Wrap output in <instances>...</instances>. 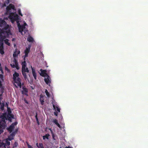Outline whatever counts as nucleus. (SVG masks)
Returning <instances> with one entry per match:
<instances>
[{
  "instance_id": "f03ea898",
  "label": "nucleus",
  "mask_w": 148,
  "mask_h": 148,
  "mask_svg": "<svg viewBox=\"0 0 148 148\" xmlns=\"http://www.w3.org/2000/svg\"><path fill=\"white\" fill-rule=\"evenodd\" d=\"M0 27L3 28L2 29L0 28V36H5L8 38L12 35L10 26L7 24L5 21L1 18H0Z\"/></svg>"
},
{
  "instance_id": "603ef678",
  "label": "nucleus",
  "mask_w": 148,
  "mask_h": 148,
  "mask_svg": "<svg viewBox=\"0 0 148 148\" xmlns=\"http://www.w3.org/2000/svg\"><path fill=\"white\" fill-rule=\"evenodd\" d=\"M8 148H10L9 147H8ZM12 148H14V147H12Z\"/></svg>"
},
{
  "instance_id": "09e8293b",
  "label": "nucleus",
  "mask_w": 148,
  "mask_h": 148,
  "mask_svg": "<svg viewBox=\"0 0 148 148\" xmlns=\"http://www.w3.org/2000/svg\"><path fill=\"white\" fill-rule=\"evenodd\" d=\"M14 40H15V38H13L12 39V41H14Z\"/></svg>"
},
{
  "instance_id": "79ce46f5",
  "label": "nucleus",
  "mask_w": 148,
  "mask_h": 148,
  "mask_svg": "<svg viewBox=\"0 0 148 148\" xmlns=\"http://www.w3.org/2000/svg\"><path fill=\"white\" fill-rule=\"evenodd\" d=\"M6 4L5 2H4V3H3V6H6Z\"/></svg>"
},
{
  "instance_id": "0eeeda50",
  "label": "nucleus",
  "mask_w": 148,
  "mask_h": 148,
  "mask_svg": "<svg viewBox=\"0 0 148 148\" xmlns=\"http://www.w3.org/2000/svg\"><path fill=\"white\" fill-rule=\"evenodd\" d=\"M14 82V85L16 88H17L19 87L20 88L21 87V79L19 77H18L16 80H13Z\"/></svg>"
},
{
  "instance_id": "a19ab883",
  "label": "nucleus",
  "mask_w": 148,
  "mask_h": 148,
  "mask_svg": "<svg viewBox=\"0 0 148 148\" xmlns=\"http://www.w3.org/2000/svg\"><path fill=\"white\" fill-rule=\"evenodd\" d=\"M24 101L27 104H28V102L25 99H24Z\"/></svg>"
},
{
  "instance_id": "6ab92c4d",
  "label": "nucleus",
  "mask_w": 148,
  "mask_h": 148,
  "mask_svg": "<svg viewBox=\"0 0 148 148\" xmlns=\"http://www.w3.org/2000/svg\"><path fill=\"white\" fill-rule=\"evenodd\" d=\"M44 99L43 96L41 95L40 96V102L41 105H43L44 104Z\"/></svg>"
},
{
  "instance_id": "49530a36",
  "label": "nucleus",
  "mask_w": 148,
  "mask_h": 148,
  "mask_svg": "<svg viewBox=\"0 0 148 148\" xmlns=\"http://www.w3.org/2000/svg\"><path fill=\"white\" fill-rule=\"evenodd\" d=\"M6 103V105L7 106V107L8 108V103Z\"/></svg>"
},
{
  "instance_id": "ea45409f",
  "label": "nucleus",
  "mask_w": 148,
  "mask_h": 148,
  "mask_svg": "<svg viewBox=\"0 0 148 148\" xmlns=\"http://www.w3.org/2000/svg\"><path fill=\"white\" fill-rule=\"evenodd\" d=\"M5 2L6 4H8L10 2L9 0H7V1H5Z\"/></svg>"
},
{
  "instance_id": "f3484780",
  "label": "nucleus",
  "mask_w": 148,
  "mask_h": 148,
  "mask_svg": "<svg viewBox=\"0 0 148 148\" xmlns=\"http://www.w3.org/2000/svg\"><path fill=\"white\" fill-rule=\"evenodd\" d=\"M9 141V140L8 139V138L3 140V141L5 142V143L6 145V147L7 146H9L10 145V143Z\"/></svg>"
},
{
  "instance_id": "9b49d317",
  "label": "nucleus",
  "mask_w": 148,
  "mask_h": 148,
  "mask_svg": "<svg viewBox=\"0 0 148 148\" xmlns=\"http://www.w3.org/2000/svg\"><path fill=\"white\" fill-rule=\"evenodd\" d=\"M17 24L19 31V32H21L22 35H23V29L25 28V27L23 25H21L19 23Z\"/></svg>"
},
{
  "instance_id": "7c9ffc66",
  "label": "nucleus",
  "mask_w": 148,
  "mask_h": 148,
  "mask_svg": "<svg viewBox=\"0 0 148 148\" xmlns=\"http://www.w3.org/2000/svg\"><path fill=\"white\" fill-rule=\"evenodd\" d=\"M45 93L46 94V95L47 96V97H49L50 94L47 89L45 90Z\"/></svg>"
},
{
  "instance_id": "aec40b11",
  "label": "nucleus",
  "mask_w": 148,
  "mask_h": 148,
  "mask_svg": "<svg viewBox=\"0 0 148 148\" xmlns=\"http://www.w3.org/2000/svg\"><path fill=\"white\" fill-rule=\"evenodd\" d=\"M4 141H3V140L2 142H1L0 143V148H6V145H5Z\"/></svg>"
},
{
  "instance_id": "4c0bfd02",
  "label": "nucleus",
  "mask_w": 148,
  "mask_h": 148,
  "mask_svg": "<svg viewBox=\"0 0 148 148\" xmlns=\"http://www.w3.org/2000/svg\"><path fill=\"white\" fill-rule=\"evenodd\" d=\"M0 71H1L2 73H3V72L2 70V68L1 67V64L0 63Z\"/></svg>"
},
{
  "instance_id": "4468645a",
  "label": "nucleus",
  "mask_w": 148,
  "mask_h": 148,
  "mask_svg": "<svg viewBox=\"0 0 148 148\" xmlns=\"http://www.w3.org/2000/svg\"><path fill=\"white\" fill-rule=\"evenodd\" d=\"M20 51L18 50L17 49H16L13 54L14 58L18 57V55L20 53Z\"/></svg>"
},
{
  "instance_id": "72a5a7b5",
  "label": "nucleus",
  "mask_w": 148,
  "mask_h": 148,
  "mask_svg": "<svg viewBox=\"0 0 148 148\" xmlns=\"http://www.w3.org/2000/svg\"><path fill=\"white\" fill-rule=\"evenodd\" d=\"M18 12L19 14L21 16H23V14H21L20 9H19L18 10Z\"/></svg>"
},
{
  "instance_id": "58836bf2",
  "label": "nucleus",
  "mask_w": 148,
  "mask_h": 148,
  "mask_svg": "<svg viewBox=\"0 0 148 148\" xmlns=\"http://www.w3.org/2000/svg\"><path fill=\"white\" fill-rule=\"evenodd\" d=\"M54 114L55 115L57 116L58 115V112H54Z\"/></svg>"
},
{
  "instance_id": "bb28decb",
  "label": "nucleus",
  "mask_w": 148,
  "mask_h": 148,
  "mask_svg": "<svg viewBox=\"0 0 148 148\" xmlns=\"http://www.w3.org/2000/svg\"><path fill=\"white\" fill-rule=\"evenodd\" d=\"M50 136L49 134H45V135L43 136V140H45L46 138L47 139H48V137Z\"/></svg>"
},
{
  "instance_id": "4be33fe9",
  "label": "nucleus",
  "mask_w": 148,
  "mask_h": 148,
  "mask_svg": "<svg viewBox=\"0 0 148 148\" xmlns=\"http://www.w3.org/2000/svg\"><path fill=\"white\" fill-rule=\"evenodd\" d=\"M27 40L28 42H33L34 41L33 38L30 36H28Z\"/></svg>"
},
{
  "instance_id": "cd10ccee",
  "label": "nucleus",
  "mask_w": 148,
  "mask_h": 148,
  "mask_svg": "<svg viewBox=\"0 0 148 148\" xmlns=\"http://www.w3.org/2000/svg\"><path fill=\"white\" fill-rule=\"evenodd\" d=\"M0 88H1L0 91L2 93H3L4 91V86L2 85L0 86Z\"/></svg>"
},
{
  "instance_id": "1a4fd4ad",
  "label": "nucleus",
  "mask_w": 148,
  "mask_h": 148,
  "mask_svg": "<svg viewBox=\"0 0 148 148\" xmlns=\"http://www.w3.org/2000/svg\"><path fill=\"white\" fill-rule=\"evenodd\" d=\"M7 126L6 123L1 122L0 121V134L4 132V130Z\"/></svg>"
},
{
  "instance_id": "c85d7f7f",
  "label": "nucleus",
  "mask_w": 148,
  "mask_h": 148,
  "mask_svg": "<svg viewBox=\"0 0 148 148\" xmlns=\"http://www.w3.org/2000/svg\"><path fill=\"white\" fill-rule=\"evenodd\" d=\"M50 130L51 131V134H52V136L53 139L54 140H56V139L55 138V135H54V134H53V131H52V130L51 129H50Z\"/></svg>"
},
{
  "instance_id": "423d86ee",
  "label": "nucleus",
  "mask_w": 148,
  "mask_h": 148,
  "mask_svg": "<svg viewBox=\"0 0 148 148\" xmlns=\"http://www.w3.org/2000/svg\"><path fill=\"white\" fill-rule=\"evenodd\" d=\"M0 118L1 119H0V121L1 122L4 123H6L5 120H8L7 119V113L5 112L0 115Z\"/></svg>"
},
{
  "instance_id": "a18cd8bd",
  "label": "nucleus",
  "mask_w": 148,
  "mask_h": 148,
  "mask_svg": "<svg viewBox=\"0 0 148 148\" xmlns=\"http://www.w3.org/2000/svg\"><path fill=\"white\" fill-rule=\"evenodd\" d=\"M66 148H72V147H70V146H68V147H66Z\"/></svg>"
},
{
  "instance_id": "3c124183",
  "label": "nucleus",
  "mask_w": 148,
  "mask_h": 148,
  "mask_svg": "<svg viewBox=\"0 0 148 148\" xmlns=\"http://www.w3.org/2000/svg\"><path fill=\"white\" fill-rule=\"evenodd\" d=\"M14 125H16V124H17V122H15V123H14Z\"/></svg>"
},
{
  "instance_id": "8fccbe9b",
  "label": "nucleus",
  "mask_w": 148,
  "mask_h": 148,
  "mask_svg": "<svg viewBox=\"0 0 148 148\" xmlns=\"http://www.w3.org/2000/svg\"><path fill=\"white\" fill-rule=\"evenodd\" d=\"M2 94L3 93H2L1 94H0V97H2Z\"/></svg>"
},
{
  "instance_id": "5701e85b",
  "label": "nucleus",
  "mask_w": 148,
  "mask_h": 148,
  "mask_svg": "<svg viewBox=\"0 0 148 148\" xmlns=\"http://www.w3.org/2000/svg\"><path fill=\"white\" fill-rule=\"evenodd\" d=\"M32 73L34 77V78L35 79H36V74L35 72V71L34 69H33L32 68Z\"/></svg>"
},
{
  "instance_id": "c9c22d12",
  "label": "nucleus",
  "mask_w": 148,
  "mask_h": 148,
  "mask_svg": "<svg viewBox=\"0 0 148 148\" xmlns=\"http://www.w3.org/2000/svg\"><path fill=\"white\" fill-rule=\"evenodd\" d=\"M27 144L28 148H33V147H32V146L29 145L28 143H27Z\"/></svg>"
},
{
  "instance_id": "f704fd0d",
  "label": "nucleus",
  "mask_w": 148,
  "mask_h": 148,
  "mask_svg": "<svg viewBox=\"0 0 148 148\" xmlns=\"http://www.w3.org/2000/svg\"><path fill=\"white\" fill-rule=\"evenodd\" d=\"M0 78L2 80H3V75L2 74H0Z\"/></svg>"
},
{
  "instance_id": "7ed1b4c3",
  "label": "nucleus",
  "mask_w": 148,
  "mask_h": 148,
  "mask_svg": "<svg viewBox=\"0 0 148 148\" xmlns=\"http://www.w3.org/2000/svg\"><path fill=\"white\" fill-rule=\"evenodd\" d=\"M11 9L14 10H16L14 5L12 4H10L9 5L6 7V14H9L8 18L10 19L11 22L12 23H13L15 21H16L17 23H19V16L16 14H15L14 13L12 12V11H11Z\"/></svg>"
},
{
  "instance_id": "de8ad7c7",
  "label": "nucleus",
  "mask_w": 148,
  "mask_h": 148,
  "mask_svg": "<svg viewBox=\"0 0 148 148\" xmlns=\"http://www.w3.org/2000/svg\"><path fill=\"white\" fill-rule=\"evenodd\" d=\"M37 122V124H38V125H39V123L38 121H38H36Z\"/></svg>"
},
{
  "instance_id": "412c9836",
  "label": "nucleus",
  "mask_w": 148,
  "mask_h": 148,
  "mask_svg": "<svg viewBox=\"0 0 148 148\" xmlns=\"http://www.w3.org/2000/svg\"><path fill=\"white\" fill-rule=\"evenodd\" d=\"M52 104L54 110H56V106H57V104L56 102L55 101V100L54 99H53L52 100V102L51 103Z\"/></svg>"
},
{
  "instance_id": "6e6552de",
  "label": "nucleus",
  "mask_w": 148,
  "mask_h": 148,
  "mask_svg": "<svg viewBox=\"0 0 148 148\" xmlns=\"http://www.w3.org/2000/svg\"><path fill=\"white\" fill-rule=\"evenodd\" d=\"M16 58H14V60L13 62H14V63H11L10 65L11 67L12 68H16L18 70L19 69V67L18 66V64L17 60Z\"/></svg>"
},
{
  "instance_id": "f8f14e48",
  "label": "nucleus",
  "mask_w": 148,
  "mask_h": 148,
  "mask_svg": "<svg viewBox=\"0 0 148 148\" xmlns=\"http://www.w3.org/2000/svg\"><path fill=\"white\" fill-rule=\"evenodd\" d=\"M44 79L45 82L47 85H49L51 83V79L49 76L48 75H46Z\"/></svg>"
},
{
  "instance_id": "c03bdc74",
  "label": "nucleus",
  "mask_w": 148,
  "mask_h": 148,
  "mask_svg": "<svg viewBox=\"0 0 148 148\" xmlns=\"http://www.w3.org/2000/svg\"><path fill=\"white\" fill-rule=\"evenodd\" d=\"M36 145L37 147H39V144L38 143H37L36 144Z\"/></svg>"
},
{
  "instance_id": "f257e3e1",
  "label": "nucleus",
  "mask_w": 148,
  "mask_h": 148,
  "mask_svg": "<svg viewBox=\"0 0 148 148\" xmlns=\"http://www.w3.org/2000/svg\"><path fill=\"white\" fill-rule=\"evenodd\" d=\"M30 50V47L27 48L25 50L24 52L25 55L23 57V61L22 62V69L21 71L22 75L24 78V79L26 80L29 81V77H30L29 71L27 67H26L27 64L26 60H27V58H26V57L28 56V54Z\"/></svg>"
},
{
  "instance_id": "2f4dec72",
  "label": "nucleus",
  "mask_w": 148,
  "mask_h": 148,
  "mask_svg": "<svg viewBox=\"0 0 148 148\" xmlns=\"http://www.w3.org/2000/svg\"><path fill=\"white\" fill-rule=\"evenodd\" d=\"M18 145V143L16 142H15L14 143L13 145V147H14V148L16 147Z\"/></svg>"
},
{
  "instance_id": "b1692460",
  "label": "nucleus",
  "mask_w": 148,
  "mask_h": 148,
  "mask_svg": "<svg viewBox=\"0 0 148 148\" xmlns=\"http://www.w3.org/2000/svg\"><path fill=\"white\" fill-rule=\"evenodd\" d=\"M53 122L56 124L59 127H60V126L58 123V121L56 119H54L53 121Z\"/></svg>"
},
{
  "instance_id": "9d476101",
  "label": "nucleus",
  "mask_w": 148,
  "mask_h": 148,
  "mask_svg": "<svg viewBox=\"0 0 148 148\" xmlns=\"http://www.w3.org/2000/svg\"><path fill=\"white\" fill-rule=\"evenodd\" d=\"M17 132V130H16L15 131L11 133L8 137V139L9 141H11L14 139V137L15 135L16 134Z\"/></svg>"
},
{
  "instance_id": "ddd939ff",
  "label": "nucleus",
  "mask_w": 148,
  "mask_h": 148,
  "mask_svg": "<svg viewBox=\"0 0 148 148\" xmlns=\"http://www.w3.org/2000/svg\"><path fill=\"white\" fill-rule=\"evenodd\" d=\"M22 89L23 90L22 91V93L28 96L27 94L28 91L27 88L25 87V86H24L23 87Z\"/></svg>"
},
{
  "instance_id": "20e7f679",
  "label": "nucleus",
  "mask_w": 148,
  "mask_h": 148,
  "mask_svg": "<svg viewBox=\"0 0 148 148\" xmlns=\"http://www.w3.org/2000/svg\"><path fill=\"white\" fill-rule=\"evenodd\" d=\"M6 38L7 37L5 36H0V53L1 55L4 53L3 41V40Z\"/></svg>"
},
{
  "instance_id": "37998d69",
  "label": "nucleus",
  "mask_w": 148,
  "mask_h": 148,
  "mask_svg": "<svg viewBox=\"0 0 148 148\" xmlns=\"http://www.w3.org/2000/svg\"><path fill=\"white\" fill-rule=\"evenodd\" d=\"M3 98L2 97H0V103H1V100Z\"/></svg>"
},
{
  "instance_id": "a211bd4d",
  "label": "nucleus",
  "mask_w": 148,
  "mask_h": 148,
  "mask_svg": "<svg viewBox=\"0 0 148 148\" xmlns=\"http://www.w3.org/2000/svg\"><path fill=\"white\" fill-rule=\"evenodd\" d=\"M19 74L18 73L15 72L13 74V80H16L17 78L19 77Z\"/></svg>"
},
{
  "instance_id": "a878e982",
  "label": "nucleus",
  "mask_w": 148,
  "mask_h": 148,
  "mask_svg": "<svg viewBox=\"0 0 148 148\" xmlns=\"http://www.w3.org/2000/svg\"><path fill=\"white\" fill-rule=\"evenodd\" d=\"M0 109L1 110L3 111L4 110V103H0Z\"/></svg>"
},
{
  "instance_id": "c756f323",
  "label": "nucleus",
  "mask_w": 148,
  "mask_h": 148,
  "mask_svg": "<svg viewBox=\"0 0 148 148\" xmlns=\"http://www.w3.org/2000/svg\"><path fill=\"white\" fill-rule=\"evenodd\" d=\"M38 148H44L43 146V144L42 143H39V147Z\"/></svg>"
},
{
  "instance_id": "2eb2a0df",
  "label": "nucleus",
  "mask_w": 148,
  "mask_h": 148,
  "mask_svg": "<svg viewBox=\"0 0 148 148\" xmlns=\"http://www.w3.org/2000/svg\"><path fill=\"white\" fill-rule=\"evenodd\" d=\"M14 125L13 123L11 124L9 127L7 128V130L10 133H11L12 132L13 130L14 129Z\"/></svg>"
},
{
  "instance_id": "393cba45",
  "label": "nucleus",
  "mask_w": 148,
  "mask_h": 148,
  "mask_svg": "<svg viewBox=\"0 0 148 148\" xmlns=\"http://www.w3.org/2000/svg\"><path fill=\"white\" fill-rule=\"evenodd\" d=\"M5 43L8 46H10V42H9V40L8 39H4L3 40Z\"/></svg>"
},
{
  "instance_id": "e433bc0d",
  "label": "nucleus",
  "mask_w": 148,
  "mask_h": 148,
  "mask_svg": "<svg viewBox=\"0 0 148 148\" xmlns=\"http://www.w3.org/2000/svg\"><path fill=\"white\" fill-rule=\"evenodd\" d=\"M35 118H36V121H38V118L37 114V113L36 114V115L35 116Z\"/></svg>"
},
{
  "instance_id": "dca6fc26",
  "label": "nucleus",
  "mask_w": 148,
  "mask_h": 148,
  "mask_svg": "<svg viewBox=\"0 0 148 148\" xmlns=\"http://www.w3.org/2000/svg\"><path fill=\"white\" fill-rule=\"evenodd\" d=\"M41 73H40V75L43 77H45L47 75L46 73V71L45 70H42L41 69L40 70Z\"/></svg>"
},
{
  "instance_id": "39448f33",
  "label": "nucleus",
  "mask_w": 148,
  "mask_h": 148,
  "mask_svg": "<svg viewBox=\"0 0 148 148\" xmlns=\"http://www.w3.org/2000/svg\"><path fill=\"white\" fill-rule=\"evenodd\" d=\"M8 114H7V119L10 122H12V119H14V115L12 114V111L10 108L8 107Z\"/></svg>"
},
{
  "instance_id": "473e14b6",
  "label": "nucleus",
  "mask_w": 148,
  "mask_h": 148,
  "mask_svg": "<svg viewBox=\"0 0 148 148\" xmlns=\"http://www.w3.org/2000/svg\"><path fill=\"white\" fill-rule=\"evenodd\" d=\"M56 110H57V111L58 112H60V108H58V107L57 106H56Z\"/></svg>"
}]
</instances>
